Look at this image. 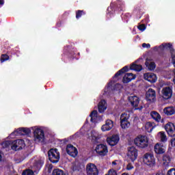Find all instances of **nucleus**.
<instances>
[{"instance_id":"nucleus-1","label":"nucleus","mask_w":175,"mask_h":175,"mask_svg":"<svg viewBox=\"0 0 175 175\" xmlns=\"http://www.w3.org/2000/svg\"><path fill=\"white\" fill-rule=\"evenodd\" d=\"M49 160L51 163H58L59 162L60 154L57 148H51L48 151Z\"/></svg>"},{"instance_id":"nucleus-2","label":"nucleus","mask_w":175,"mask_h":175,"mask_svg":"<svg viewBox=\"0 0 175 175\" xmlns=\"http://www.w3.org/2000/svg\"><path fill=\"white\" fill-rule=\"evenodd\" d=\"M134 143L139 148H146L148 147V139L146 136H138L134 139Z\"/></svg>"},{"instance_id":"nucleus-3","label":"nucleus","mask_w":175,"mask_h":175,"mask_svg":"<svg viewBox=\"0 0 175 175\" xmlns=\"http://www.w3.org/2000/svg\"><path fill=\"white\" fill-rule=\"evenodd\" d=\"M143 162L144 165H146L149 167H154L155 166V157L154 154L148 152L143 157Z\"/></svg>"},{"instance_id":"nucleus-4","label":"nucleus","mask_w":175,"mask_h":175,"mask_svg":"<svg viewBox=\"0 0 175 175\" xmlns=\"http://www.w3.org/2000/svg\"><path fill=\"white\" fill-rule=\"evenodd\" d=\"M146 100L154 103L157 100V92L152 88H149L146 92Z\"/></svg>"},{"instance_id":"nucleus-5","label":"nucleus","mask_w":175,"mask_h":175,"mask_svg":"<svg viewBox=\"0 0 175 175\" xmlns=\"http://www.w3.org/2000/svg\"><path fill=\"white\" fill-rule=\"evenodd\" d=\"M87 175H99V170L96 165L92 163H89L86 165Z\"/></svg>"},{"instance_id":"nucleus-6","label":"nucleus","mask_w":175,"mask_h":175,"mask_svg":"<svg viewBox=\"0 0 175 175\" xmlns=\"http://www.w3.org/2000/svg\"><path fill=\"white\" fill-rule=\"evenodd\" d=\"M95 151L97 154H98V155H100V157H105V155H107L109 152L107 146L103 144L97 145L95 148Z\"/></svg>"},{"instance_id":"nucleus-7","label":"nucleus","mask_w":175,"mask_h":175,"mask_svg":"<svg viewBox=\"0 0 175 175\" xmlns=\"http://www.w3.org/2000/svg\"><path fill=\"white\" fill-rule=\"evenodd\" d=\"M127 157L131 159V162H135L137 159V149L135 146L129 148Z\"/></svg>"},{"instance_id":"nucleus-8","label":"nucleus","mask_w":175,"mask_h":175,"mask_svg":"<svg viewBox=\"0 0 175 175\" xmlns=\"http://www.w3.org/2000/svg\"><path fill=\"white\" fill-rule=\"evenodd\" d=\"M155 49H157L158 51H165V50H170V51L171 52L172 58H174V56H173V53L174 52V49H173L172 44L163 43L159 47H155Z\"/></svg>"},{"instance_id":"nucleus-9","label":"nucleus","mask_w":175,"mask_h":175,"mask_svg":"<svg viewBox=\"0 0 175 175\" xmlns=\"http://www.w3.org/2000/svg\"><path fill=\"white\" fill-rule=\"evenodd\" d=\"M161 94L163 95V99H165V100H167V99H170L173 95V90L170 87H165L163 88Z\"/></svg>"},{"instance_id":"nucleus-10","label":"nucleus","mask_w":175,"mask_h":175,"mask_svg":"<svg viewBox=\"0 0 175 175\" xmlns=\"http://www.w3.org/2000/svg\"><path fill=\"white\" fill-rule=\"evenodd\" d=\"M165 129L169 136L174 137L175 136V126L174 123L168 122L165 126Z\"/></svg>"},{"instance_id":"nucleus-11","label":"nucleus","mask_w":175,"mask_h":175,"mask_svg":"<svg viewBox=\"0 0 175 175\" xmlns=\"http://www.w3.org/2000/svg\"><path fill=\"white\" fill-rule=\"evenodd\" d=\"M66 151L68 155L72 157V158H76L77 157V154H79V151H77V148L74 147L72 144L67 145Z\"/></svg>"},{"instance_id":"nucleus-12","label":"nucleus","mask_w":175,"mask_h":175,"mask_svg":"<svg viewBox=\"0 0 175 175\" xmlns=\"http://www.w3.org/2000/svg\"><path fill=\"white\" fill-rule=\"evenodd\" d=\"M118 142H120V137L118 135H113L107 138V143L111 147H114V146L118 144Z\"/></svg>"},{"instance_id":"nucleus-13","label":"nucleus","mask_w":175,"mask_h":175,"mask_svg":"<svg viewBox=\"0 0 175 175\" xmlns=\"http://www.w3.org/2000/svg\"><path fill=\"white\" fill-rule=\"evenodd\" d=\"M43 165H44V162L42 160H38L34 162L33 167H31L33 172L36 173V174H38L39 172H40V169L43 167Z\"/></svg>"},{"instance_id":"nucleus-14","label":"nucleus","mask_w":175,"mask_h":175,"mask_svg":"<svg viewBox=\"0 0 175 175\" xmlns=\"http://www.w3.org/2000/svg\"><path fill=\"white\" fill-rule=\"evenodd\" d=\"M144 80H146L149 83H151L152 84L154 83H157V75L152 72H147L144 75Z\"/></svg>"},{"instance_id":"nucleus-15","label":"nucleus","mask_w":175,"mask_h":175,"mask_svg":"<svg viewBox=\"0 0 175 175\" xmlns=\"http://www.w3.org/2000/svg\"><path fill=\"white\" fill-rule=\"evenodd\" d=\"M25 146V142H24V139H18L16 143H14L12 146V150L14 151H18L20 150H23V147Z\"/></svg>"},{"instance_id":"nucleus-16","label":"nucleus","mask_w":175,"mask_h":175,"mask_svg":"<svg viewBox=\"0 0 175 175\" xmlns=\"http://www.w3.org/2000/svg\"><path fill=\"white\" fill-rule=\"evenodd\" d=\"M135 79H136L135 75H133L132 72H128L123 77L122 83H124V84H128V83H131V81L135 80Z\"/></svg>"},{"instance_id":"nucleus-17","label":"nucleus","mask_w":175,"mask_h":175,"mask_svg":"<svg viewBox=\"0 0 175 175\" xmlns=\"http://www.w3.org/2000/svg\"><path fill=\"white\" fill-rule=\"evenodd\" d=\"M33 135L35 139H37L40 142V140H43L44 139V131L42 129H36L33 131Z\"/></svg>"},{"instance_id":"nucleus-18","label":"nucleus","mask_w":175,"mask_h":175,"mask_svg":"<svg viewBox=\"0 0 175 175\" xmlns=\"http://www.w3.org/2000/svg\"><path fill=\"white\" fill-rule=\"evenodd\" d=\"M129 102L133 107H137V106H139V103H140V98L137 96H129Z\"/></svg>"},{"instance_id":"nucleus-19","label":"nucleus","mask_w":175,"mask_h":175,"mask_svg":"<svg viewBox=\"0 0 175 175\" xmlns=\"http://www.w3.org/2000/svg\"><path fill=\"white\" fill-rule=\"evenodd\" d=\"M114 126V124L111 120H107L105 122V124H103L101 127L103 132H106L110 131Z\"/></svg>"},{"instance_id":"nucleus-20","label":"nucleus","mask_w":175,"mask_h":175,"mask_svg":"<svg viewBox=\"0 0 175 175\" xmlns=\"http://www.w3.org/2000/svg\"><path fill=\"white\" fill-rule=\"evenodd\" d=\"M154 152L156 154H157L158 155H161L162 154H165V148H163V146L159 144H157L155 146H154Z\"/></svg>"},{"instance_id":"nucleus-21","label":"nucleus","mask_w":175,"mask_h":175,"mask_svg":"<svg viewBox=\"0 0 175 175\" xmlns=\"http://www.w3.org/2000/svg\"><path fill=\"white\" fill-rule=\"evenodd\" d=\"M91 137L92 143H98L99 139H100V135H99V133H96L95 131H92Z\"/></svg>"},{"instance_id":"nucleus-22","label":"nucleus","mask_w":175,"mask_h":175,"mask_svg":"<svg viewBox=\"0 0 175 175\" xmlns=\"http://www.w3.org/2000/svg\"><path fill=\"white\" fill-rule=\"evenodd\" d=\"M129 68L128 66H124L123 67L122 69H120V70H118L113 77V79H116L117 80H118V77L121 76V75H123V73H125V72H128Z\"/></svg>"},{"instance_id":"nucleus-23","label":"nucleus","mask_w":175,"mask_h":175,"mask_svg":"<svg viewBox=\"0 0 175 175\" xmlns=\"http://www.w3.org/2000/svg\"><path fill=\"white\" fill-rule=\"evenodd\" d=\"M150 116L152 117V118H153V120H154V121H156V122H161V115L159 114V113L153 111L150 113Z\"/></svg>"},{"instance_id":"nucleus-24","label":"nucleus","mask_w":175,"mask_h":175,"mask_svg":"<svg viewBox=\"0 0 175 175\" xmlns=\"http://www.w3.org/2000/svg\"><path fill=\"white\" fill-rule=\"evenodd\" d=\"M90 117L91 122H96V117H98V111L93 110L91 112Z\"/></svg>"},{"instance_id":"nucleus-25","label":"nucleus","mask_w":175,"mask_h":175,"mask_svg":"<svg viewBox=\"0 0 175 175\" xmlns=\"http://www.w3.org/2000/svg\"><path fill=\"white\" fill-rule=\"evenodd\" d=\"M163 111L167 116H173L175 113L174 109L172 107H166L163 109Z\"/></svg>"},{"instance_id":"nucleus-26","label":"nucleus","mask_w":175,"mask_h":175,"mask_svg":"<svg viewBox=\"0 0 175 175\" xmlns=\"http://www.w3.org/2000/svg\"><path fill=\"white\" fill-rule=\"evenodd\" d=\"M15 135V136H23L24 133L23 131V127L18 128L17 130L14 131L11 133V136Z\"/></svg>"},{"instance_id":"nucleus-27","label":"nucleus","mask_w":175,"mask_h":175,"mask_svg":"<svg viewBox=\"0 0 175 175\" xmlns=\"http://www.w3.org/2000/svg\"><path fill=\"white\" fill-rule=\"evenodd\" d=\"M103 103H106V101L105 100H101L98 105L99 113H103V111L106 110V107H105V105H103Z\"/></svg>"},{"instance_id":"nucleus-28","label":"nucleus","mask_w":175,"mask_h":175,"mask_svg":"<svg viewBox=\"0 0 175 175\" xmlns=\"http://www.w3.org/2000/svg\"><path fill=\"white\" fill-rule=\"evenodd\" d=\"M129 115L126 113H122L120 116V121H122V122L125 121H129Z\"/></svg>"},{"instance_id":"nucleus-29","label":"nucleus","mask_w":175,"mask_h":175,"mask_svg":"<svg viewBox=\"0 0 175 175\" xmlns=\"http://www.w3.org/2000/svg\"><path fill=\"white\" fill-rule=\"evenodd\" d=\"M146 129H149V132H152V129H154L155 126H154V123L148 122L146 124Z\"/></svg>"},{"instance_id":"nucleus-30","label":"nucleus","mask_w":175,"mask_h":175,"mask_svg":"<svg viewBox=\"0 0 175 175\" xmlns=\"http://www.w3.org/2000/svg\"><path fill=\"white\" fill-rule=\"evenodd\" d=\"M145 65L146 66H155V62L152 59H147Z\"/></svg>"},{"instance_id":"nucleus-31","label":"nucleus","mask_w":175,"mask_h":175,"mask_svg":"<svg viewBox=\"0 0 175 175\" xmlns=\"http://www.w3.org/2000/svg\"><path fill=\"white\" fill-rule=\"evenodd\" d=\"M159 133L160 135L161 142H165L167 141V137H166V134H165V132L161 131Z\"/></svg>"},{"instance_id":"nucleus-32","label":"nucleus","mask_w":175,"mask_h":175,"mask_svg":"<svg viewBox=\"0 0 175 175\" xmlns=\"http://www.w3.org/2000/svg\"><path fill=\"white\" fill-rule=\"evenodd\" d=\"M34 173L33 170L27 169L23 172L22 175H33Z\"/></svg>"},{"instance_id":"nucleus-33","label":"nucleus","mask_w":175,"mask_h":175,"mask_svg":"<svg viewBox=\"0 0 175 175\" xmlns=\"http://www.w3.org/2000/svg\"><path fill=\"white\" fill-rule=\"evenodd\" d=\"M163 162H165V163H170L172 159L170 158V156H169L168 154H165L163 157Z\"/></svg>"},{"instance_id":"nucleus-34","label":"nucleus","mask_w":175,"mask_h":175,"mask_svg":"<svg viewBox=\"0 0 175 175\" xmlns=\"http://www.w3.org/2000/svg\"><path fill=\"white\" fill-rule=\"evenodd\" d=\"M129 121L122 122L120 120V126L122 129H126L128 128V125H129Z\"/></svg>"},{"instance_id":"nucleus-35","label":"nucleus","mask_w":175,"mask_h":175,"mask_svg":"<svg viewBox=\"0 0 175 175\" xmlns=\"http://www.w3.org/2000/svg\"><path fill=\"white\" fill-rule=\"evenodd\" d=\"M131 70H135V72H142L143 66H130Z\"/></svg>"},{"instance_id":"nucleus-36","label":"nucleus","mask_w":175,"mask_h":175,"mask_svg":"<svg viewBox=\"0 0 175 175\" xmlns=\"http://www.w3.org/2000/svg\"><path fill=\"white\" fill-rule=\"evenodd\" d=\"M139 62H143V59L142 58L138 59L137 61L131 64V66H142V65L137 64H139Z\"/></svg>"},{"instance_id":"nucleus-37","label":"nucleus","mask_w":175,"mask_h":175,"mask_svg":"<svg viewBox=\"0 0 175 175\" xmlns=\"http://www.w3.org/2000/svg\"><path fill=\"white\" fill-rule=\"evenodd\" d=\"M9 60V55H1L0 61L1 62H5V61Z\"/></svg>"},{"instance_id":"nucleus-38","label":"nucleus","mask_w":175,"mask_h":175,"mask_svg":"<svg viewBox=\"0 0 175 175\" xmlns=\"http://www.w3.org/2000/svg\"><path fill=\"white\" fill-rule=\"evenodd\" d=\"M23 135H29L31 133V129L29 128L22 127Z\"/></svg>"},{"instance_id":"nucleus-39","label":"nucleus","mask_w":175,"mask_h":175,"mask_svg":"<svg viewBox=\"0 0 175 175\" xmlns=\"http://www.w3.org/2000/svg\"><path fill=\"white\" fill-rule=\"evenodd\" d=\"M83 14H84V11L78 10L77 12V15H76L77 18H80V17H81V16H83Z\"/></svg>"},{"instance_id":"nucleus-40","label":"nucleus","mask_w":175,"mask_h":175,"mask_svg":"<svg viewBox=\"0 0 175 175\" xmlns=\"http://www.w3.org/2000/svg\"><path fill=\"white\" fill-rule=\"evenodd\" d=\"M105 175H118V174H117V171L114 170H109L108 171V173L106 174Z\"/></svg>"},{"instance_id":"nucleus-41","label":"nucleus","mask_w":175,"mask_h":175,"mask_svg":"<svg viewBox=\"0 0 175 175\" xmlns=\"http://www.w3.org/2000/svg\"><path fill=\"white\" fill-rule=\"evenodd\" d=\"M167 175H175V168H172L167 171Z\"/></svg>"},{"instance_id":"nucleus-42","label":"nucleus","mask_w":175,"mask_h":175,"mask_svg":"<svg viewBox=\"0 0 175 175\" xmlns=\"http://www.w3.org/2000/svg\"><path fill=\"white\" fill-rule=\"evenodd\" d=\"M2 146L4 148H8V147L10 146V142L9 141H5L2 143Z\"/></svg>"},{"instance_id":"nucleus-43","label":"nucleus","mask_w":175,"mask_h":175,"mask_svg":"<svg viewBox=\"0 0 175 175\" xmlns=\"http://www.w3.org/2000/svg\"><path fill=\"white\" fill-rule=\"evenodd\" d=\"M72 170L73 172H80V167L77 165H74L72 166Z\"/></svg>"},{"instance_id":"nucleus-44","label":"nucleus","mask_w":175,"mask_h":175,"mask_svg":"<svg viewBox=\"0 0 175 175\" xmlns=\"http://www.w3.org/2000/svg\"><path fill=\"white\" fill-rule=\"evenodd\" d=\"M138 29H139V31H145L146 26L144 25H140L138 26Z\"/></svg>"},{"instance_id":"nucleus-45","label":"nucleus","mask_w":175,"mask_h":175,"mask_svg":"<svg viewBox=\"0 0 175 175\" xmlns=\"http://www.w3.org/2000/svg\"><path fill=\"white\" fill-rule=\"evenodd\" d=\"M53 164H49V166H48V173H51V170H53Z\"/></svg>"},{"instance_id":"nucleus-46","label":"nucleus","mask_w":175,"mask_h":175,"mask_svg":"<svg viewBox=\"0 0 175 175\" xmlns=\"http://www.w3.org/2000/svg\"><path fill=\"white\" fill-rule=\"evenodd\" d=\"M133 169V165L132 164L129 163L126 166V170H132Z\"/></svg>"},{"instance_id":"nucleus-47","label":"nucleus","mask_w":175,"mask_h":175,"mask_svg":"<svg viewBox=\"0 0 175 175\" xmlns=\"http://www.w3.org/2000/svg\"><path fill=\"white\" fill-rule=\"evenodd\" d=\"M142 47H144V49H150V47H151V46L150 45V44H146L144 43L142 44Z\"/></svg>"},{"instance_id":"nucleus-48","label":"nucleus","mask_w":175,"mask_h":175,"mask_svg":"<svg viewBox=\"0 0 175 175\" xmlns=\"http://www.w3.org/2000/svg\"><path fill=\"white\" fill-rule=\"evenodd\" d=\"M172 147H175V138L170 140Z\"/></svg>"},{"instance_id":"nucleus-49","label":"nucleus","mask_w":175,"mask_h":175,"mask_svg":"<svg viewBox=\"0 0 175 175\" xmlns=\"http://www.w3.org/2000/svg\"><path fill=\"white\" fill-rule=\"evenodd\" d=\"M155 68H157L156 66H148V70H150V72H152L154 70H155Z\"/></svg>"},{"instance_id":"nucleus-50","label":"nucleus","mask_w":175,"mask_h":175,"mask_svg":"<svg viewBox=\"0 0 175 175\" xmlns=\"http://www.w3.org/2000/svg\"><path fill=\"white\" fill-rule=\"evenodd\" d=\"M113 85V81H111V82L108 83L107 87L108 88H110Z\"/></svg>"},{"instance_id":"nucleus-51","label":"nucleus","mask_w":175,"mask_h":175,"mask_svg":"<svg viewBox=\"0 0 175 175\" xmlns=\"http://www.w3.org/2000/svg\"><path fill=\"white\" fill-rule=\"evenodd\" d=\"M5 1L3 0H0V5H3Z\"/></svg>"},{"instance_id":"nucleus-52","label":"nucleus","mask_w":175,"mask_h":175,"mask_svg":"<svg viewBox=\"0 0 175 175\" xmlns=\"http://www.w3.org/2000/svg\"><path fill=\"white\" fill-rule=\"evenodd\" d=\"M143 109V107H137L136 108V110H142Z\"/></svg>"},{"instance_id":"nucleus-53","label":"nucleus","mask_w":175,"mask_h":175,"mask_svg":"<svg viewBox=\"0 0 175 175\" xmlns=\"http://www.w3.org/2000/svg\"><path fill=\"white\" fill-rule=\"evenodd\" d=\"M156 175H165V174H163V173H162V172H160V173L156 174Z\"/></svg>"},{"instance_id":"nucleus-54","label":"nucleus","mask_w":175,"mask_h":175,"mask_svg":"<svg viewBox=\"0 0 175 175\" xmlns=\"http://www.w3.org/2000/svg\"><path fill=\"white\" fill-rule=\"evenodd\" d=\"M172 64H173V65H174V66H175V59H172Z\"/></svg>"},{"instance_id":"nucleus-55","label":"nucleus","mask_w":175,"mask_h":175,"mask_svg":"<svg viewBox=\"0 0 175 175\" xmlns=\"http://www.w3.org/2000/svg\"><path fill=\"white\" fill-rule=\"evenodd\" d=\"M2 161V155L1 154V152H0V162Z\"/></svg>"},{"instance_id":"nucleus-56","label":"nucleus","mask_w":175,"mask_h":175,"mask_svg":"<svg viewBox=\"0 0 175 175\" xmlns=\"http://www.w3.org/2000/svg\"><path fill=\"white\" fill-rule=\"evenodd\" d=\"M112 165H117V163L116 161H113Z\"/></svg>"},{"instance_id":"nucleus-57","label":"nucleus","mask_w":175,"mask_h":175,"mask_svg":"<svg viewBox=\"0 0 175 175\" xmlns=\"http://www.w3.org/2000/svg\"><path fill=\"white\" fill-rule=\"evenodd\" d=\"M122 175H129V174H128L126 173H123Z\"/></svg>"},{"instance_id":"nucleus-58","label":"nucleus","mask_w":175,"mask_h":175,"mask_svg":"<svg viewBox=\"0 0 175 175\" xmlns=\"http://www.w3.org/2000/svg\"><path fill=\"white\" fill-rule=\"evenodd\" d=\"M117 85H119L118 84L116 85V87H117Z\"/></svg>"}]
</instances>
